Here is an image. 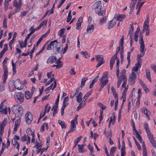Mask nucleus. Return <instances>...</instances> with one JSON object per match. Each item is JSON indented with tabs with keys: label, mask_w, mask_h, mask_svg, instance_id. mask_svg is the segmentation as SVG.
Wrapping results in <instances>:
<instances>
[{
	"label": "nucleus",
	"mask_w": 156,
	"mask_h": 156,
	"mask_svg": "<svg viewBox=\"0 0 156 156\" xmlns=\"http://www.w3.org/2000/svg\"><path fill=\"white\" fill-rule=\"evenodd\" d=\"M13 113L18 117H20L23 115V110L22 106L19 105H14L12 108Z\"/></svg>",
	"instance_id": "f257e3e1"
},
{
	"label": "nucleus",
	"mask_w": 156,
	"mask_h": 156,
	"mask_svg": "<svg viewBox=\"0 0 156 156\" xmlns=\"http://www.w3.org/2000/svg\"><path fill=\"white\" fill-rule=\"evenodd\" d=\"M14 97L16 101L18 104H20L24 101V94L21 92H15L14 95Z\"/></svg>",
	"instance_id": "f03ea898"
},
{
	"label": "nucleus",
	"mask_w": 156,
	"mask_h": 156,
	"mask_svg": "<svg viewBox=\"0 0 156 156\" xmlns=\"http://www.w3.org/2000/svg\"><path fill=\"white\" fill-rule=\"evenodd\" d=\"M78 115H76L75 118L73 120H72L71 122L70 129V130L68 131V133H71L73 132L76 128V126L75 122L76 124H77V118Z\"/></svg>",
	"instance_id": "7ed1b4c3"
},
{
	"label": "nucleus",
	"mask_w": 156,
	"mask_h": 156,
	"mask_svg": "<svg viewBox=\"0 0 156 156\" xmlns=\"http://www.w3.org/2000/svg\"><path fill=\"white\" fill-rule=\"evenodd\" d=\"M22 0H19L17 2V0H15L13 3V6L16 7L15 11L17 12L20 10L22 5Z\"/></svg>",
	"instance_id": "20e7f679"
},
{
	"label": "nucleus",
	"mask_w": 156,
	"mask_h": 156,
	"mask_svg": "<svg viewBox=\"0 0 156 156\" xmlns=\"http://www.w3.org/2000/svg\"><path fill=\"white\" fill-rule=\"evenodd\" d=\"M139 41L140 44V51L141 52L143 53L142 55V56H143L146 50H144L145 47L144 41H143V37L141 36H140V37Z\"/></svg>",
	"instance_id": "39448f33"
},
{
	"label": "nucleus",
	"mask_w": 156,
	"mask_h": 156,
	"mask_svg": "<svg viewBox=\"0 0 156 156\" xmlns=\"http://www.w3.org/2000/svg\"><path fill=\"white\" fill-rule=\"evenodd\" d=\"M26 121L27 123L30 124L33 119V115L31 112H28L25 115Z\"/></svg>",
	"instance_id": "423d86ee"
},
{
	"label": "nucleus",
	"mask_w": 156,
	"mask_h": 156,
	"mask_svg": "<svg viewBox=\"0 0 156 156\" xmlns=\"http://www.w3.org/2000/svg\"><path fill=\"white\" fill-rule=\"evenodd\" d=\"M147 137L149 139V141L151 143L152 146L156 148V140L153 137L152 134L150 133L147 135Z\"/></svg>",
	"instance_id": "0eeeda50"
},
{
	"label": "nucleus",
	"mask_w": 156,
	"mask_h": 156,
	"mask_svg": "<svg viewBox=\"0 0 156 156\" xmlns=\"http://www.w3.org/2000/svg\"><path fill=\"white\" fill-rule=\"evenodd\" d=\"M14 85L15 88L18 90H21L24 87V86L22 84L21 81L19 80L15 81Z\"/></svg>",
	"instance_id": "6e6552de"
},
{
	"label": "nucleus",
	"mask_w": 156,
	"mask_h": 156,
	"mask_svg": "<svg viewBox=\"0 0 156 156\" xmlns=\"http://www.w3.org/2000/svg\"><path fill=\"white\" fill-rule=\"evenodd\" d=\"M93 9L95 10V11L101 10L102 8V5L101 1H98L93 5Z\"/></svg>",
	"instance_id": "1a4fd4ad"
},
{
	"label": "nucleus",
	"mask_w": 156,
	"mask_h": 156,
	"mask_svg": "<svg viewBox=\"0 0 156 156\" xmlns=\"http://www.w3.org/2000/svg\"><path fill=\"white\" fill-rule=\"evenodd\" d=\"M125 17V16L124 15L120 14L119 13L116 14H115L113 18V20L122 21V19H124Z\"/></svg>",
	"instance_id": "9d476101"
},
{
	"label": "nucleus",
	"mask_w": 156,
	"mask_h": 156,
	"mask_svg": "<svg viewBox=\"0 0 156 156\" xmlns=\"http://www.w3.org/2000/svg\"><path fill=\"white\" fill-rule=\"evenodd\" d=\"M136 73L133 72H132L130 75V77L129 79V81L131 84L134 83L136 79Z\"/></svg>",
	"instance_id": "9b49d317"
},
{
	"label": "nucleus",
	"mask_w": 156,
	"mask_h": 156,
	"mask_svg": "<svg viewBox=\"0 0 156 156\" xmlns=\"http://www.w3.org/2000/svg\"><path fill=\"white\" fill-rule=\"evenodd\" d=\"M21 139L22 141H26L27 140V144H29L30 142V139L28 135L27 136L25 134L23 136L21 137Z\"/></svg>",
	"instance_id": "f8f14e48"
},
{
	"label": "nucleus",
	"mask_w": 156,
	"mask_h": 156,
	"mask_svg": "<svg viewBox=\"0 0 156 156\" xmlns=\"http://www.w3.org/2000/svg\"><path fill=\"white\" fill-rule=\"evenodd\" d=\"M116 25L115 21H113V19L112 20L110 21L108 23V29H111L115 26Z\"/></svg>",
	"instance_id": "ddd939ff"
},
{
	"label": "nucleus",
	"mask_w": 156,
	"mask_h": 156,
	"mask_svg": "<svg viewBox=\"0 0 156 156\" xmlns=\"http://www.w3.org/2000/svg\"><path fill=\"white\" fill-rule=\"evenodd\" d=\"M83 19L81 17H80L79 19L76 23V28L77 30H79L80 27L82 23V22Z\"/></svg>",
	"instance_id": "4468645a"
},
{
	"label": "nucleus",
	"mask_w": 156,
	"mask_h": 156,
	"mask_svg": "<svg viewBox=\"0 0 156 156\" xmlns=\"http://www.w3.org/2000/svg\"><path fill=\"white\" fill-rule=\"evenodd\" d=\"M57 60L56 58L54 56H51L49 57L48 58L47 63H48L49 62L54 63Z\"/></svg>",
	"instance_id": "2eb2a0df"
},
{
	"label": "nucleus",
	"mask_w": 156,
	"mask_h": 156,
	"mask_svg": "<svg viewBox=\"0 0 156 156\" xmlns=\"http://www.w3.org/2000/svg\"><path fill=\"white\" fill-rule=\"evenodd\" d=\"M115 56H112L110 62V68L111 70H112L113 68V65L115 62L116 58L114 57Z\"/></svg>",
	"instance_id": "dca6fc26"
},
{
	"label": "nucleus",
	"mask_w": 156,
	"mask_h": 156,
	"mask_svg": "<svg viewBox=\"0 0 156 156\" xmlns=\"http://www.w3.org/2000/svg\"><path fill=\"white\" fill-rule=\"evenodd\" d=\"M142 111L147 117L148 119H150L149 116L150 113L149 111L146 108H144L142 109Z\"/></svg>",
	"instance_id": "f3484780"
},
{
	"label": "nucleus",
	"mask_w": 156,
	"mask_h": 156,
	"mask_svg": "<svg viewBox=\"0 0 156 156\" xmlns=\"http://www.w3.org/2000/svg\"><path fill=\"white\" fill-rule=\"evenodd\" d=\"M94 30V25L92 24L88 26L87 29V32L90 33L92 32Z\"/></svg>",
	"instance_id": "a211bd4d"
},
{
	"label": "nucleus",
	"mask_w": 156,
	"mask_h": 156,
	"mask_svg": "<svg viewBox=\"0 0 156 156\" xmlns=\"http://www.w3.org/2000/svg\"><path fill=\"white\" fill-rule=\"evenodd\" d=\"M119 59H117L116 61V75L118 78L119 79Z\"/></svg>",
	"instance_id": "6ab92c4d"
},
{
	"label": "nucleus",
	"mask_w": 156,
	"mask_h": 156,
	"mask_svg": "<svg viewBox=\"0 0 156 156\" xmlns=\"http://www.w3.org/2000/svg\"><path fill=\"white\" fill-rule=\"evenodd\" d=\"M12 145L15 146L16 144L17 145L16 148L18 150L20 149V144L16 140L13 139L12 141Z\"/></svg>",
	"instance_id": "aec40b11"
},
{
	"label": "nucleus",
	"mask_w": 156,
	"mask_h": 156,
	"mask_svg": "<svg viewBox=\"0 0 156 156\" xmlns=\"http://www.w3.org/2000/svg\"><path fill=\"white\" fill-rule=\"evenodd\" d=\"M144 126V128L146 131L147 135L151 133L150 131L148 125L147 124V123H145Z\"/></svg>",
	"instance_id": "412c9836"
},
{
	"label": "nucleus",
	"mask_w": 156,
	"mask_h": 156,
	"mask_svg": "<svg viewBox=\"0 0 156 156\" xmlns=\"http://www.w3.org/2000/svg\"><path fill=\"white\" fill-rule=\"evenodd\" d=\"M96 59L98 62H104L103 57L102 56L97 55L96 56Z\"/></svg>",
	"instance_id": "4be33fe9"
},
{
	"label": "nucleus",
	"mask_w": 156,
	"mask_h": 156,
	"mask_svg": "<svg viewBox=\"0 0 156 156\" xmlns=\"http://www.w3.org/2000/svg\"><path fill=\"white\" fill-rule=\"evenodd\" d=\"M32 96V94H31L29 91H26L25 92V96L27 99H30Z\"/></svg>",
	"instance_id": "5701e85b"
},
{
	"label": "nucleus",
	"mask_w": 156,
	"mask_h": 156,
	"mask_svg": "<svg viewBox=\"0 0 156 156\" xmlns=\"http://www.w3.org/2000/svg\"><path fill=\"white\" fill-rule=\"evenodd\" d=\"M83 96V94L81 92H80L78 95L76 97V100L78 103H80L82 101V97Z\"/></svg>",
	"instance_id": "b1692460"
},
{
	"label": "nucleus",
	"mask_w": 156,
	"mask_h": 156,
	"mask_svg": "<svg viewBox=\"0 0 156 156\" xmlns=\"http://www.w3.org/2000/svg\"><path fill=\"white\" fill-rule=\"evenodd\" d=\"M141 56H142V55H141L139 54H138L137 55V62L136 64L137 66L140 65L141 66V65L140 64L142 61V59L141 58Z\"/></svg>",
	"instance_id": "393cba45"
},
{
	"label": "nucleus",
	"mask_w": 156,
	"mask_h": 156,
	"mask_svg": "<svg viewBox=\"0 0 156 156\" xmlns=\"http://www.w3.org/2000/svg\"><path fill=\"white\" fill-rule=\"evenodd\" d=\"M4 74H3V76L4 78H7V76L8 75V71L7 69V68L6 66H5L4 67Z\"/></svg>",
	"instance_id": "a878e982"
},
{
	"label": "nucleus",
	"mask_w": 156,
	"mask_h": 156,
	"mask_svg": "<svg viewBox=\"0 0 156 156\" xmlns=\"http://www.w3.org/2000/svg\"><path fill=\"white\" fill-rule=\"evenodd\" d=\"M126 72V71L125 69H123L121 71V75L119 77V78H120L121 79L126 78L125 75Z\"/></svg>",
	"instance_id": "bb28decb"
},
{
	"label": "nucleus",
	"mask_w": 156,
	"mask_h": 156,
	"mask_svg": "<svg viewBox=\"0 0 156 156\" xmlns=\"http://www.w3.org/2000/svg\"><path fill=\"white\" fill-rule=\"evenodd\" d=\"M96 13L98 14L99 16H103L105 14V11L104 10H98V11H95Z\"/></svg>",
	"instance_id": "cd10ccee"
},
{
	"label": "nucleus",
	"mask_w": 156,
	"mask_h": 156,
	"mask_svg": "<svg viewBox=\"0 0 156 156\" xmlns=\"http://www.w3.org/2000/svg\"><path fill=\"white\" fill-rule=\"evenodd\" d=\"M108 76V73L107 72L104 73L102 77L100 79V82H101L103 80V79H107Z\"/></svg>",
	"instance_id": "c85d7f7f"
},
{
	"label": "nucleus",
	"mask_w": 156,
	"mask_h": 156,
	"mask_svg": "<svg viewBox=\"0 0 156 156\" xmlns=\"http://www.w3.org/2000/svg\"><path fill=\"white\" fill-rule=\"evenodd\" d=\"M137 0H131L130 3V9L132 10L134 9L135 5L136 3Z\"/></svg>",
	"instance_id": "c756f323"
},
{
	"label": "nucleus",
	"mask_w": 156,
	"mask_h": 156,
	"mask_svg": "<svg viewBox=\"0 0 156 156\" xmlns=\"http://www.w3.org/2000/svg\"><path fill=\"white\" fill-rule=\"evenodd\" d=\"M81 53L83 54V57L86 58H88L90 57V54L87 51H82Z\"/></svg>",
	"instance_id": "7c9ffc66"
},
{
	"label": "nucleus",
	"mask_w": 156,
	"mask_h": 156,
	"mask_svg": "<svg viewBox=\"0 0 156 156\" xmlns=\"http://www.w3.org/2000/svg\"><path fill=\"white\" fill-rule=\"evenodd\" d=\"M82 102L81 101V102H80V104L77 107V111H79L80 109L83 108L86 105L85 103H82Z\"/></svg>",
	"instance_id": "2f4dec72"
},
{
	"label": "nucleus",
	"mask_w": 156,
	"mask_h": 156,
	"mask_svg": "<svg viewBox=\"0 0 156 156\" xmlns=\"http://www.w3.org/2000/svg\"><path fill=\"white\" fill-rule=\"evenodd\" d=\"M58 123L61 126L62 128H66V125L63 122L60 120H58Z\"/></svg>",
	"instance_id": "473e14b6"
},
{
	"label": "nucleus",
	"mask_w": 156,
	"mask_h": 156,
	"mask_svg": "<svg viewBox=\"0 0 156 156\" xmlns=\"http://www.w3.org/2000/svg\"><path fill=\"white\" fill-rule=\"evenodd\" d=\"M108 80L107 79H106L104 80L103 81H102L101 82V87L103 88L104 86L106 85L108 82Z\"/></svg>",
	"instance_id": "72a5a7b5"
},
{
	"label": "nucleus",
	"mask_w": 156,
	"mask_h": 156,
	"mask_svg": "<svg viewBox=\"0 0 156 156\" xmlns=\"http://www.w3.org/2000/svg\"><path fill=\"white\" fill-rule=\"evenodd\" d=\"M146 76L147 79L150 82H151L150 76V73L149 70H147L146 72Z\"/></svg>",
	"instance_id": "f704fd0d"
},
{
	"label": "nucleus",
	"mask_w": 156,
	"mask_h": 156,
	"mask_svg": "<svg viewBox=\"0 0 156 156\" xmlns=\"http://www.w3.org/2000/svg\"><path fill=\"white\" fill-rule=\"evenodd\" d=\"M88 79L87 77H84L81 80V84L80 87H82L85 85V83L86 81Z\"/></svg>",
	"instance_id": "c9c22d12"
},
{
	"label": "nucleus",
	"mask_w": 156,
	"mask_h": 156,
	"mask_svg": "<svg viewBox=\"0 0 156 156\" xmlns=\"http://www.w3.org/2000/svg\"><path fill=\"white\" fill-rule=\"evenodd\" d=\"M12 70L13 71V74H14L16 73V64L14 63H13V60H12Z\"/></svg>",
	"instance_id": "e433bc0d"
},
{
	"label": "nucleus",
	"mask_w": 156,
	"mask_h": 156,
	"mask_svg": "<svg viewBox=\"0 0 156 156\" xmlns=\"http://www.w3.org/2000/svg\"><path fill=\"white\" fill-rule=\"evenodd\" d=\"M49 104H47L45 106L44 112L46 113V112H48L51 109V106H48Z\"/></svg>",
	"instance_id": "4c0bfd02"
},
{
	"label": "nucleus",
	"mask_w": 156,
	"mask_h": 156,
	"mask_svg": "<svg viewBox=\"0 0 156 156\" xmlns=\"http://www.w3.org/2000/svg\"><path fill=\"white\" fill-rule=\"evenodd\" d=\"M123 40L120 39L119 41V46L118 47L119 50L120 49H123Z\"/></svg>",
	"instance_id": "58836bf2"
},
{
	"label": "nucleus",
	"mask_w": 156,
	"mask_h": 156,
	"mask_svg": "<svg viewBox=\"0 0 156 156\" xmlns=\"http://www.w3.org/2000/svg\"><path fill=\"white\" fill-rule=\"evenodd\" d=\"M53 86V88L52 89V90H53L56 87L57 83H56V80H55L54 82V83H51V85L49 86L50 88H52V86Z\"/></svg>",
	"instance_id": "ea45409f"
},
{
	"label": "nucleus",
	"mask_w": 156,
	"mask_h": 156,
	"mask_svg": "<svg viewBox=\"0 0 156 156\" xmlns=\"http://www.w3.org/2000/svg\"><path fill=\"white\" fill-rule=\"evenodd\" d=\"M0 112L2 114H7V108H5L4 109L2 108H0Z\"/></svg>",
	"instance_id": "a19ab883"
},
{
	"label": "nucleus",
	"mask_w": 156,
	"mask_h": 156,
	"mask_svg": "<svg viewBox=\"0 0 156 156\" xmlns=\"http://www.w3.org/2000/svg\"><path fill=\"white\" fill-rule=\"evenodd\" d=\"M116 148V147H114L111 148L110 153L111 156H114V153L115 152Z\"/></svg>",
	"instance_id": "79ce46f5"
},
{
	"label": "nucleus",
	"mask_w": 156,
	"mask_h": 156,
	"mask_svg": "<svg viewBox=\"0 0 156 156\" xmlns=\"http://www.w3.org/2000/svg\"><path fill=\"white\" fill-rule=\"evenodd\" d=\"M130 55H131V53L130 52H129L127 53V59L128 61V65H130Z\"/></svg>",
	"instance_id": "37998d69"
},
{
	"label": "nucleus",
	"mask_w": 156,
	"mask_h": 156,
	"mask_svg": "<svg viewBox=\"0 0 156 156\" xmlns=\"http://www.w3.org/2000/svg\"><path fill=\"white\" fill-rule=\"evenodd\" d=\"M50 43L52 44L51 45L53 47H56L58 44L57 41L56 40H55L51 41Z\"/></svg>",
	"instance_id": "c03bdc74"
},
{
	"label": "nucleus",
	"mask_w": 156,
	"mask_h": 156,
	"mask_svg": "<svg viewBox=\"0 0 156 156\" xmlns=\"http://www.w3.org/2000/svg\"><path fill=\"white\" fill-rule=\"evenodd\" d=\"M4 4V10L5 11H6L9 8L8 6L9 5V2L5 1Z\"/></svg>",
	"instance_id": "a18cd8bd"
},
{
	"label": "nucleus",
	"mask_w": 156,
	"mask_h": 156,
	"mask_svg": "<svg viewBox=\"0 0 156 156\" xmlns=\"http://www.w3.org/2000/svg\"><path fill=\"white\" fill-rule=\"evenodd\" d=\"M106 16H104L103 18L99 20V24L101 25L106 22Z\"/></svg>",
	"instance_id": "49530a36"
},
{
	"label": "nucleus",
	"mask_w": 156,
	"mask_h": 156,
	"mask_svg": "<svg viewBox=\"0 0 156 156\" xmlns=\"http://www.w3.org/2000/svg\"><path fill=\"white\" fill-rule=\"evenodd\" d=\"M6 124V122L5 121H3V122L0 124V129H4V127L5 126Z\"/></svg>",
	"instance_id": "de8ad7c7"
},
{
	"label": "nucleus",
	"mask_w": 156,
	"mask_h": 156,
	"mask_svg": "<svg viewBox=\"0 0 156 156\" xmlns=\"http://www.w3.org/2000/svg\"><path fill=\"white\" fill-rule=\"evenodd\" d=\"M82 138V136H80L79 137H78L74 141V144H77L79 143V142L81 140V139Z\"/></svg>",
	"instance_id": "09e8293b"
},
{
	"label": "nucleus",
	"mask_w": 156,
	"mask_h": 156,
	"mask_svg": "<svg viewBox=\"0 0 156 156\" xmlns=\"http://www.w3.org/2000/svg\"><path fill=\"white\" fill-rule=\"evenodd\" d=\"M141 66L140 65H137L136 64L135 66L133 67V70L134 71L137 72L138 71L139 68Z\"/></svg>",
	"instance_id": "8fccbe9b"
},
{
	"label": "nucleus",
	"mask_w": 156,
	"mask_h": 156,
	"mask_svg": "<svg viewBox=\"0 0 156 156\" xmlns=\"http://www.w3.org/2000/svg\"><path fill=\"white\" fill-rule=\"evenodd\" d=\"M123 80V82L122 84V87H125V85L126 84L127 82V78H124L122 79V81Z\"/></svg>",
	"instance_id": "3c124183"
},
{
	"label": "nucleus",
	"mask_w": 156,
	"mask_h": 156,
	"mask_svg": "<svg viewBox=\"0 0 156 156\" xmlns=\"http://www.w3.org/2000/svg\"><path fill=\"white\" fill-rule=\"evenodd\" d=\"M65 28H63L60 29L58 32V35L59 36H61L62 34L64 33Z\"/></svg>",
	"instance_id": "603ef678"
},
{
	"label": "nucleus",
	"mask_w": 156,
	"mask_h": 156,
	"mask_svg": "<svg viewBox=\"0 0 156 156\" xmlns=\"http://www.w3.org/2000/svg\"><path fill=\"white\" fill-rule=\"evenodd\" d=\"M53 76L51 78L50 80H49L48 81L47 83H46L45 84V85L46 86H48L50 84V83H51L55 79V78L53 77Z\"/></svg>",
	"instance_id": "864d4df0"
},
{
	"label": "nucleus",
	"mask_w": 156,
	"mask_h": 156,
	"mask_svg": "<svg viewBox=\"0 0 156 156\" xmlns=\"http://www.w3.org/2000/svg\"><path fill=\"white\" fill-rule=\"evenodd\" d=\"M144 3V2H138L137 3V6L136 7V9H137V8H139L141 9V6L143 5V4Z\"/></svg>",
	"instance_id": "5fc2aeb1"
},
{
	"label": "nucleus",
	"mask_w": 156,
	"mask_h": 156,
	"mask_svg": "<svg viewBox=\"0 0 156 156\" xmlns=\"http://www.w3.org/2000/svg\"><path fill=\"white\" fill-rule=\"evenodd\" d=\"M120 58H121V60L122 61H123V49H120Z\"/></svg>",
	"instance_id": "6e6d98bb"
},
{
	"label": "nucleus",
	"mask_w": 156,
	"mask_h": 156,
	"mask_svg": "<svg viewBox=\"0 0 156 156\" xmlns=\"http://www.w3.org/2000/svg\"><path fill=\"white\" fill-rule=\"evenodd\" d=\"M19 44L20 45L21 48L26 47V46H25V44L23 41H19Z\"/></svg>",
	"instance_id": "4d7b16f0"
},
{
	"label": "nucleus",
	"mask_w": 156,
	"mask_h": 156,
	"mask_svg": "<svg viewBox=\"0 0 156 156\" xmlns=\"http://www.w3.org/2000/svg\"><path fill=\"white\" fill-rule=\"evenodd\" d=\"M68 44H67L66 47L63 48V50H62L60 52L61 54H64L66 51L68 49Z\"/></svg>",
	"instance_id": "13d9d810"
},
{
	"label": "nucleus",
	"mask_w": 156,
	"mask_h": 156,
	"mask_svg": "<svg viewBox=\"0 0 156 156\" xmlns=\"http://www.w3.org/2000/svg\"><path fill=\"white\" fill-rule=\"evenodd\" d=\"M147 30H150L149 25L143 26V32H144L145 31Z\"/></svg>",
	"instance_id": "bf43d9fd"
},
{
	"label": "nucleus",
	"mask_w": 156,
	"mask_h": 156,
	"mask_svg": "<svg viewBox=\"0 0 156 156\" xmlns=\"http://www.w3.org/2000/svg\"><path fill=\"white\" fill-rule=\"evenodd\" d=\"M3 27L4 28L7 27V21L6 18V17L4 18V19Z\"/></svg>",
	"instance_id": "052dcab7"
},
{
	"label": "nucleus",
	"mask_w": 156,
	"mask_h": 156,
	"mask_svg": "<svg viewBox=\"0 0 156 156\" xmlns=\"http://www.w3.org/2000/svg\"><path fill=\"white\" fill-rule=\"evenodd\" d=\"M19 118H20L19 119L16 120L15 122V125L18 126H19L20 125L21 121L20 117Z\"/></svg>",
	"instance_id": "680f3d73"
},
{
	"label": "nucleus",
	"mask_w": 156,
	"mask_h": 156,
	"mask_svg": "<svg viewBox=\"0 0 156 156\" xmlns=\"http://www.w3.org/2000/svg\"><path fill=\"white\" fill-rule=\"evenodd\" d=\"M26 132L28 134L31 135V134L33 133L32 132L30 128H28L27 129L26 131Z\"/></svg>",
	"instance_id": "e2e57ef3"
},
{
	"label": "nucleus",
	"mask_w": 156,
	"mask_h": 156,
	"mask_svg": "<svg viewBox=\"0 0 156 156\" xmlns=\"http://www.w3.org/2000/svg\"><path fill=\"white\" fill-rule=\"evenodd\" d=\"M50 32V29L48 30L47 32L43 34L41 36L43 39L46 37V36L48 35V34Z\"/></svg>",
	"instance_id": "0e129e2a"
},
{
	"label": "nucleus",
	"mask_w": 156,
	"mask_h": 156,
	"mask_svg": "<svg viewBox=\"0 0 156 156\" xmlns=\"http://www.w3.org/2000/svg\"><path fill=\"white\" fill-rule=\"evenodd\" d=\"M118 81L117 84V87L118 88L119 87L122 82V79H121L119 77V79L118 78Z\"/></svg>",
	"instance_id": "69168bd1"
},
{
	"label": "nucleus",
	"mask_w": 156,
	"mask_h": 156,
	"mask_svg": "<svg viewBox=\"0 0 156 156\" xmlns=\"http://www.w3.org/2000/svg\"><path fill=\"white\" fill-rule=\"evenodd\" d=\"M136 135V137L137 139L138 140H139L140 142H142V141H143L140 134H138Z\"/></svg>",
	"instance_id": "338daca9"
},
{
	"label": "nucleus",
	"mask_w": 156,
	"mask_h": 156,
	"mask_svg": "<svg viewBox=\"0 0 156 156\" xmlns=\"http://www.w3.org/2000/svg\"><path fill=\"white\" fill-rule=\"evenodd\" d=\"M98 105L101 108L102 110L105 109L106 108V107L101 103H99Z\"/></svg>",
	"instance_id": "774afa93"
}]
</instances>
